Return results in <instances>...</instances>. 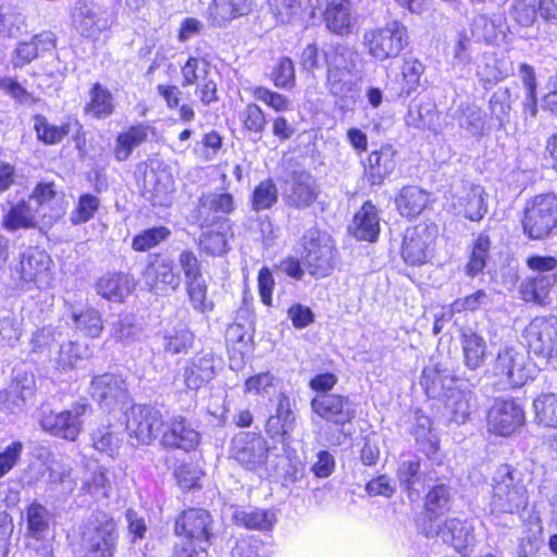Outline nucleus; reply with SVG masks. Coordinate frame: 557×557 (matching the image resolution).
I'll return each mask as SVG.
<instances>
[{
	"instance_id": "1",
	"label": "nucleus",
	"mask_w": 557,
	"mask_h": 557,
	"mask_svg": "<svg viewBox=\"0 0 557 557\" xmlns=\"http://www.w3.org/2000/svg\"><path fill=\"white\" fill-rule=\"evenodd\" d=\"M420 383L429 397L443 399L450 420L458 424L465 423L476 406L471 391L456 386V377L442 374L436 369L423 370Z\"/></svg>"
},
{
	"instance_id": "2",
	"label": "nucleus",
	"mask_w": 557,
	"mask_h": 557,
	"mask_svg": "<svg viewBox=\"0 0 557 557\" xmlns=\"http://www.w3.org/2000/svg\"><path fill=\"white\" fill-rule=\"evenodd\" d=\"M493 481L491 515L495 518L500 515H519L522 518V512L529 505V491L523 472L509 465H502Z\"/></svg>"
},
{
	"instance_id": "3",
	"label": "nucleus",
	"mask_w": 557,
	"mask_h": 557,
	"mask_svg": "<svg viewBox=\"0 0 557 557\" xmlns=\"http://www.w3.org/2000/svg\"><path fill=\"white\" fill-rule=\"evenodd\" d=\"M409 44L406 25L393 20L382 27L364 30L362 45L367 53L376 61L397 58Z\"/></svg>"
},
{
	"instance_id": "4",
	"label": "nucleus",
	"mask_w": 557,
	"mask_h": 557,
	"mask_svg": "<svg viewBox=\"0 0 557 557\" xmlns=\"http://www.w3.org/2000/svg\"><path fill=\"white\" fill-rule=\"evenodd\" d=\"M524 235L544 239L557 228V195L540 194L525 202L522 218Z\"/></svg>"
},
{
	"instance_id": "5",
	"label": "nucleus",
	"mask_w": 557,
	"mask_h": 557,
	"mask_svg": "<svg viewBox=\"0 0 557 557\" xmlns=\"http://www.w3.org/2000/svg\"><path fill=\"white\" fill-rule=\"evenodd\" d=\"M419 531L426 537H438L459 554L467 556L475 546L474 527L468 520L449 518L426 519L419 522Z\"/></svg>"
},
{
	"instance_id": "6",
	"label": "nucleus",
	"mask_w": 557,
	"mask_h": 557,
	"mask_svg": "<svg viewBox=\"0 0 557 557\" xmlns=\"http://www.w3.org/2000/svg\"><path fill=\"white\" fill-rule=\"evenodd\" d=\"M117 539L114 519L103 511L92 512L82 533L86 557H113Z\"/></svg>"
},
{
	"instance_id": "7",
	"label": "nucleus",
	"mask_w": 557,
	"mask_h": 557,
	"mask_svg": "<svg viewBox=\"0 0 557 557\" xmlns=\"http://www.w3.org/2000/svg\"><path fill=\"white\" fill-rule=\"evenodd\" d=\"M327 84L336 96H346L357 82V53L344 45L330 46L324 53Z\"/></svg>"
},
{
	"instance_id": "8",
	"label": "nucleus",
	"mask_w": 557,
	"mask_h": 557,
	"mask_svg": "<svg viewBox=\"0 0 557 557\" xmlns=\"http://www.w3.org/2000/svg\"><path fill=\"white\" fill-rule=\"evenodd\" d=\"M302 259L311 275L326 276L334 267L335 245L332 237L315 227L306 231L301 238Z\"/></svg>"
},
{
	"instance_id": "9",
	"label": "nucleus",
	"mask_w": 557,
	"mask_h": 557,
	"mask_svg": "<svg viewBox=\"0 0 557 557\" xmlns=\"http://www.w3.org/2000/svg\"><path fill=\"white\" fill-rule=\"evenodd\" d=\"M321 193L317 178L306 170L294 171L284 181L282 198L286 207L296 210L310 208Z\"/></svg>"
},
{
	"instance_id": "10",
	"label": "nucleus",
	"mask_w": 557,
	"mask_h": 557,
	"mask_svg": "<svg viewBox=\"0 0 557 557\" xmlns=\"http://www.w3.org/2000/svg\"><path fill=\"white\" fill-rule=\"evenodd\" d=\"M165 421L161 411L154 407L134 405L127 413L126 429L138 444L149 445L162 435Z\"/></svg>"
},
{
	"instance_id": "11",
	"label": "nucleus",
	"mask_w": 557,
	"mask_h": 557,
	"mask_svg": "<svg viewBox=\"0 0 557 557\" xmlns=\"http://www.w3.org/2000/svg\"><path fill=\"white\" fill-rule=\"evenodd\" d=\"M143 280L150 293L161 296L175 292L181 285V275L174 271L173 260L160 253L148 256Z\"/></svg>"
},
{
	"instance_id": "12",
	"label": "nucleus",
	"mask_w": 557,
	"mask_h": 557,
	"mask_svg": "<svg viewBox=\"0 0 557 557\" xmlns=\"http://www.w3.org/2000/svg\"><path fill=\"white\" fill-rule=\"evenodd\" d=\"M530 351L549 360L557 357V318L537 317L525 329Z\"/></svg>"
},
{
	"instance_id": "13",
	"label": "nucleus",
	"mask_w": 557,
	"mask_h": 557,
	"mask_svg": "<svg viewBox=\"0 0 557 557\" xmlns=\"http://www.w3.org/2000/svg\"><path fill=\"white\" fill-rule=\"evenodd\" d=\"M451 206L457 214L479 222L487 212V201L484 188L470 182H461L451 188Z\"/></svg>"
},
{
	"instance_id": "14",
	"label": "nucleus",
	"mask_w": 557,
	"mask_h": 557,
	"mask_svg": "<svg viewBox=\"0 0 557 557\" xmlns=\"http://www.w3.org/2000/svg\"><path fill=\"white\" fill-rule=\"evenodd\" d=\"M493 372L511 387H520L532 377V369L527 356L511 347H506L498 352Z\"/></svg>"
},
{
	"instance_id": "15",
	"label": "nucleus",
	"mask_w": 557,
	"mask_h": 557,
	"mask_svg": "<svg viewBox=\"0 0 557 557\" xmlns=\"http://www.w3.org/2000/svg\"><path fill=\"white\" fill-rule=\"evenodd\" d=\"M268 453L267 441L257 433L242 432L232 441V457L249 470H257L265 465Z\"/></svg>"
},
{
	"instance_id": "16",
	"label": "nucleus",
	"mask_w": 557,
	"mask_h": 557,
	"mask_svg": "<svg viewBox=\"0 0 557 557\" xmlns=\"http://www.w3.org/2000/svg\"><path fill=\"white\" fill-rule=\"evenodd\" d=\"M87 404H74L61 412L50 411L40 420L41 428L58 437L75 441L82 431V417L87 410Z\"/></svg>"
},
{
	"instance_id": "17",
	"label": "nucleus",
	"mask_w": 557,
	"mask_h": 557,
	"mask_svg": "<svg viewBox=\"0 0 557 557\" xmlns=\"http://www.w3.org/2000/svg\"><path fill=\"white\" fill-rule=\"evenodd\" d=\"M211 517L205 509L191 508L185 510L175 522V533L184 535L188 543L198 547L210 545Z\"/></svg>"
},
{
	"instance_id": "18",
	"label": "nucleus",
	"mask_w": 557,
	"mask_h": 557,
	"mask_svg": "<svg viewBox=\"0 0 557 557\" xmlns=\"http://www.w3.org/2000/svg\"><path fill=\"white\" fill-rule=\"evenodd\" d=\"M434 239V232L426 225L407 228L401 245V256L405 262L410 265L426 263Z\"/></svg>"
},
{
	"instance_id": "19",
	"label": "nucleus",
	"mask_w": 557,
	"mask_h": 557,
	"mask_svg": "<svg viewBox=\"0 0 557 557\" xmlns=\"http://www.w3.org/2000/svg\"><path fill=\"white\" fill-rule=\"evenodd\" d=\"M311 408L322 419L338 425L349 423L355 418L349 398L337 394H317L311 400Z\"/></svg>"
},
{
	"instance_id": "20",
	"label": "nucleus",
	"mask_w": 557,
	"mask_h": 557,
	"mask_svg": "<svg viewBox=\"0 0 557 557\" xmlns=\"http://www.w3.org/2000/svg\"><path fill=\"white\" fill-rule=\"evenodd\" d=\"M488 430L497 435L507 436L524 422L522 408L513 400H495L487 416Z\"/></svg>"
},
{
	"instance_id": "21",
	"label": "nucleus",
	"mask_w": 557,
	"mask_h": 557,
	"mask_svg": "<svg viewBox=\"0 0 557 557\" xmlns=\"http://www.w3.org/2000/svg\"><path fill=\"white\" fill-rule=\"evenodd\" d=\"M164 428L161 444L165 447L190 451L200 443V433L182 416L172 417Z\"/></svg>"
},
{
	"instance_id": "22",
	"label": "nucleus",
	"mask_w": 557,
	"mask_h": 557,
	"mask_svg": "<svg viewBox=\"0 0 557 557\" xmlns=\"http://www.w3.org/2000/svg\"><path fill=\"white\" fill-rule=\"evenodd\" d=\"M50 257L42 250L34 249L23 253L16 271L25 283H35L44 287L50 281Z\"/></svg>"
},
{
	"instance_id": "23",
	"label": "nucleus",
	"mask_w": 557,
	"mask_h": 557,
	"mask_svg": "<svg viewBox=\"0 0 557 557\" xmlns=\"http://www.w3.org/2000/svg\"><path fill=\"white\" fill-rule=\"evenodd\" d=\"M47 212L38 211L33 200H21L11 205L3 214L2 227L8 232H15L20 228H34L38 225L40 219L47 218Z\"/></svg>"
},
{
	"instance_id": "24",
	"label": "nucleus",
	"mask_w": 557,
	"mask_h": 557,
	"mask_svg": "<svg viewBox=\"0 0 557 557\" xmlns=\"http://www.w3.org/2000/svg\"><path fill=\"white\" fill-rule=\"evenodd\" d=\"M235 208L234 198L227 193H209L199 198L198 222L201 227L214 224L220 215L231 213Z\"/></svg>"
},
{
	"instance_id": "25",
	"label": "nucleus",
	"mask_w": 557,
	"mask_h": 557,
	"mask_svg": "<svg viewBox=\"0 0 557 557\" xmlns=\"http://www.w3.org/2000/svg\"><path fill=\"white\" fill-rule=\"evenodd\" d=\"M174 189L172 175L166 171L151 170L146 173L144 178V197L150 201L152 206H170Z\"/></svg>"
},
{
	"instance_id": "26",
	"label": "nucleus",
	"mask_w": 557,
	"mask_h": 557,
	"mask_svg": "<svg viewBox=\"0 0 557 557\" xmlns=\"http://www.w3.org/2000/svg\"><path fill=\"white\" fill-rule=\"evenodd\" d=\"M216 374L212 352H200L194 356L184 370V381L189 389L197 391L214 379Z\"/></svg>"
},
{
	"instance_id": "27",
	"label": "nucleus",
	"mask_w": 557,
	"mask_h": 557,
	"mask_svg": "<svg viewBox=\"0 0 557 557\" xmlns=\"http://www.w3.org/2000/svg\"><path fill=\"white\" fill-rule=\"evenodd\" d=\"M460 345L462 348L463 364L469 370L482 367L487 357V346L483 336L472 329L460 330Z\"/></svg>"
},
{
	"instance_id": "28",
	"label": "nucleus",
	"mask_w": 557,
	"mask_h": 557,
	"mask_svg": "<svg viewBox=\"0 0 557 557\" xmlns=\"http://www.w3.org/2000/svg\"><path fill=\"white\" fill-rule=\"evenodd\" d=\"M395 150L392 146H383L368 157L366 169L367 180L371 185H381L396 166Z\"/></svg>"
},
{
	"instance_id": "29",
	"label": "nucleus",
	"mask_w": 557,
	"mask_h": 557,
	"mask_svg": "<svg viewBox=\"0 0 557 557\" xmlns=\"http://www.w3.org/2000/svg\"><path fill=\"white\" fill-rule=\"evenodd\" d=\"M296 425L295 414L290 408L289 397L281 394L277 399L275 413L270 416L265 424V432L271 437L285 440Z\"/></svg>"
},
{
	"instance_id": "30",
	"label": "nucleus",
	"mask_w": 557,
	"mask_h": 557,
	"mask_svg": "<svg viewBox=\"0 0 557 557\" xmlns=\"http://www.w3.org/2000/svg\"><path fill=\"white\" fill-rule=\"evenodd\" d=\"M350 230L359 240H376L380 233V218L376 208L371 202H366L355 214Z\"/></svg>"
},
{
	"instance_id": "31",
	"label": "nucleus",
	"mask_w": 557,
	"mask_h": 557,
	"mask_svg": "<svg viewBox=\"0 0 557 557\" xmlns=\"http://www.w3.org/2000/svg\"><path fill=\"white\" fill-rule=\"evenodd\" d=\"M33 381L15 380L7 388L0 391V410L20 413L24 410L27 398L33 394Z\"/></svg>"
},
{
	"instance_id": "32",
	"label": "nucleus",
	"mask_w": 557,
	"mask_h": 557,
	"mask_svg": "<svg viewBox=\"0 0 557 557\" xmlns=\"http://www.w3.org/2000/svg\"><path fill=\"white\" fill-rule=\"evenodd\" d=\"M557 282L555 273H537L525 278L520 285V294L524 301L546 305L553 285Z\"/></svg>"
},
{
	"instance_id": "33",
	"label": "nucleus",
	"mask_w": 557,
	"mask_h": 557,
	"mask_svg": "<svg viewBox=\"0 0 557 557\" xmlns=\"http://www.w3.org/2000/svg\"><path fill=\"white\" fill-rule=\"evenodd\" d=\"M125 382L117 375L106 373L94 377L90 394L99 404L110 405L124 397Z\"/></svg>"
},
{
	"instance_id": "34",
	"label": "nucleus",
	"mask_w": 557,
	"mask_h": 557,
	"mask_svg": "<svg viewBox=\"0 0 557 557\" xmlns=\"http://www.w3.org/2000/svg\"><path fill=\"white\" fill-rule=\"evenodd\" d=\"M249 11L248 0H213L208 7V20L213 26H224Z\"/></svg>"
},
{
	"instance_id": "35",
	"label": "nucleus",
	"mask_w": 557,
	"mask_h": 557,
	"mask_svg": "<svg viewBox=\"0 0 557 557\" xmlns=\"http://www.w3.org/2000/svg\"><path fill=\"white\" fill-rule=\"evenodd\" d=\"M430 201V194L418 186H405L396 197L397 210L403 216L416 218L422 213Z\"/></svg>"
},
{
	"instance_id": "36",
	"label": "nucleus",
	"mask_w": 557,
	"mask_h": 557,
	"mask_svg": "<svg viewBox=\"0 0 557 557\" xmlns=\"http://www.w3.org/2000/svg\"><path fill=\"white\" fill-rule=\"evenodd\" d=\"M326 27L334 34L344 35L352 28V16L348 0H332L324 10Z\"/></svg>"
},
{
	"instance_id": "37",
	"label": "nucleus",
	"mask_w": 557,
	"mask_h": 557,
	"mask_svg": "<svg viewBox=\"0 0 557 557\" xmlns=\"http://www.w3.org/2000/svg\"><path fill=\"white\" fill-rule=\"evenodd\" d=\"M458 124L471 136L482 138L490 134L491 126L482 110L474 103H461L458 108Z\"/></svg>"
},
{
	"instance_id": "38",
	"label": "nucleus",
	"mask_w": 557,
	"mask_h": 557,
	"mask_svg": "<svg viewBox=\"0 0 557 557\" xmlns=\"http://www.w3.org/2000/svg\"><path fill=\"white\" fill-rule=\"evenodd\" d=\"M147 139L148 126L144 124L131 126L127 131L117 135L113 150L114 158L120 162L126 161L133 150L147 141Z\"/></svg>"
},
{
	"instance_id": "39",
	"label": "nucleus",
	"mask_w": 557,
	"mask_h": 557,
	"mask_svg": "<svg viewBox=\"0 0 557 557\" xmlns=\"http://www.w3.org/2000/svg\"><path fill=\"white\" fill-rule=\"evenodd\" d=\"M438 119L440 114L434 103L425 101L421 103H410L405 121L410 127L435 131Z\"/></svg>"
},
{
	"instance_id": "40",
	"label": "nucleus",
	"mask_w": 557,
	"mask_h": 557,
	"mask_svg": "<svg viewBox=\"0 0 557 557\" xmlns=\"http://www.w3.org/2000/svg\"><path fill=\"white\" fill-rule=\"evenodd\" d=\"M131 289L129 278L122 273L104 275L97 283V293L111 301H122L131 293Z\"/></svg>"
},
{
	"instance_id": "41",
	"label": "nucleus",
	"mask_w": 557,
	"mask_h": 557,
	"mask_svg": "<svg viewBox=\"0 0 557 557\" xmlns=\"http://www.w3.org/2000/svg\"><path fill=\"white\" fill-rule=\"evenodd\" d=\"M90 100L84 111L96 119H106L114 111L113 97L110 90L101 84L96 83L89 91Z\"/></svg>"
},
{
	"instance_id": "42",
	"label": "nucleus",
	"mask_w": 557,
	"mask_h": 557,
	"mask_svg": "<svg viewBox=\"0 0 557 557\" xmlns=\"http://www.w3.org/2000/svg\"><path fill=\"white\" fill-rule=\"evenodd\" d=\"M34 121V129L37 138L46 145H55L61 143L63 138L70 134L72 125L79 127V123L77 121L74 123L67 122L61 126L50 124L41 114L35 115Z\"/></svg>"
},
{
	"instance_id": "43",
	"label": "nucleus",
	"mask_w": 557,
	"mask_h": 557,
	"mask_svg": "<svg viewBox=\"0 0 557 557\" xmlns=\"http://www.w3.org/2000/svg\"><path fill=\"white\" fill-rule=\"evenodd\" d=\"M158 337L164 352L170 355L186 354L194 343V334L186 327H173Z\"/></svg>"
},
{
	"instance_id": "44",
	"label": "nucleus",
	"mask_w": 557,
	"mask_h": 557,
	"mask_svg": "<svg viewBox=\"0 0 557 557\" xmlns=\"http://www.w3.org/2000/svg\"><path fill=\"white\" fill-rule=\"evenodd\" d=\"M451 493L445 484L435 485L425 497V515L421 519H438V516L446 513L450 509Z\"/></svg>"
},
{
	"instance_id": "45",
	"label": "nucleus",
	"mask_w": 557,
	"mask_h": 557,
	"mask_svg": "<svg viewBox=\"0 0 557 557\" xmlns=\"http://www.w3.org/2000/svg\"><path fill=\"white\" fill-rule=\"evenodd\" d=\"M83 358V347L78 343L69 341L59 346L51 358V363L57 371L66 373L74 370Z\"/></svg>"
},
{
	"instance_id": "46",
	"label": "nucleus",
	"mask_w": 557,
	"mask_h": 557,
	"mask_svg": "<svg viewBox=\"0 0 557 557\" xmlns=\"http://www.w3.org/2000/svg\"><path fill=\"white\" fill-rule=\"evenodd\" d=\"M516 97L507 87L495 90L490 99L488 108L492 119L498 123V128H504L510 121L511 104Z\"/></svg>"
},
{
	"instance_id": "47",
	"label": "nucleus",
	"mask_w": 557,
	"mask_h": 557,
	"mask_svg": "<svg viewBox=\"0 0 557 557\" xmlns=\"http://www.w3.org/2000/svg\"><path fill=\"white\" fill-rule=\"evenodd\" d=\"M524 531L520 539V553L523 555L533 554L541 542L543 527L540 515L535 511L528 513V519L523 520Z\"/></svg>"
},
{
	"instance_id": "48",
	"label": "nucleus",
	"mask_w": 557,
	"mask_h": 557,
	"mask_svg": "<svg viewBox=\"0 0 557 557\" xmlns=\"http://www.w3.org/2000/svg\"><path fill=\"white\" fill-rule=\"evenodd\" d=\"M73 323L85 336L98 338L103 330V321L98 310L87 308L79 313H72Z\"/></svg>"
},
{
	"instance_id": "49",
	"label": "nucleus",
	"mask_w": 557,
	"mask_h": 557,
	"mask_svg": "<svg viewBox=\"0 0 557 557\" xmlns=\"http://www.w3.org/2000/svg\"><path fill=\"white\" fill-rule=\"evenodd\" d=\"M535 419L546 428H557V394L540 395L533 401Z\"/></svg>"
},
{
	"instance_id": "50",
	"label": "nucleus",
	"mask_w": 557,
	"mask_h": 557,
	"mask_svg": "<svg viewBox=\"0 0 557 557\" xmlns=\"http://www.w3.org/2000/svg\"><path fill=\"white\" fill-rule=\"evenodd\" d=\"M91 440L96 450L111 458L116 457L123 442L121 433L112 431L111 426H102L94 431Z\"/></svg>"
},
{
	"instance_id": "51",
	"label": "nucleus",
	"mask_w": 557,
	"mask_h": 557,
	"mask_svg": "<svg viewBox=\"0 0 557 557\" xmlns=\"http://www.w3.org/2000/svg\"><path fill=\"white\" fill-rule=\"evenodd\" d=\"M278 199V190L270 178L258 184L251 196V209L256 212L271 209Z\"/></svg>"
},
{
	"instance_id": "52",
	"label": "nucleus",
	"mask_w": 557,
	"mask_h": 557,
	"mask_svg": "<svg viewBox=\"0 0 557 557\" xmlns=\"http://www.w3.org/2000/svg\"><path fill=\"white\" fill-rule=\"evenodd\" d=\"M270 10L277 22L293 23L305 12L302 0H270Z\"/></svg>"
},
{
	"instance_id": "53",
	"label": "nucleus",
	"mask_w": 557,
	"mask_h": 557,
	"mask_svg": "<svg viewBox=\"0 0 557 557\" xmlns=\"http://www.w3.org/2000/svg\"><path fill=\"white\" fill-rule=\"evenodd\" d=\"M490 247V237L485 234H480L473 245L470 260L466 265L468 276L474 277L483 271L486 265Z\"/></svg>"
},
{
	"instance_id": "54",
	"label": "nucleus",
	"mask_w": 557,
	"mask_h": 557,
	"mask_svg": "<svg viewBox=\"0 0 557 557\" xmlns=\"http://www.w3.org/2000/svg\"><path fill=\"white\" fill-rule=\"evenodd\" d=\"M50 513L46 507L32 503L26 511L27 529L32 536L40 539L49 529Z\"/></svg>"
},
{
	"instance_id": "55",
	"label": "nucleus",
	"mask_w": 557,
	"mask_h": 557,
	"mask_svg": "<svg viewBox=\"0 0 557 557\" xmlns=\"http://www.w3.org/2000/svg\"><path fill=\"white\" fill-rule=\"evenodd\" d=\"M186 293L193 309L200 313L213 310V302L208 299V286L203 277L185 284Z\"/></svg>"
},
{
	"instance_id": "56",
	"label": "nucleus",
	"mask_w": 557,
	"mask_h": 557,
	"mask_svg": "<svg viewBox=\"0 0 557 557\" xmlns=\"http://www.w3.org/2000/svg\"><path fill=\"white\" fill-rule=\"evenodd\" d=\"M539 0H512L509 8L510 17L522 27H530L536 20Z\"/></svg>"
},
{
	"instance_id": "57",
	"label": "nucleus",
	"mask_w": 557,
	"mask_h": 557,
	"mask_svg": "<svg viewBox=\"0 0 557 557\" xmlns=\"http://www.w3.org/2000/svg\"><path fill=\"white\" fill-rule=\"evenodd\" d=\"M396 475L400 486L410 495L414 483L420 480V458L416 456L403 458L399 461Z\"/></svg>"
},
{
	"instance_id": "58",
	"label": "nucleus",
	"mask_w": 557,
	"mask_h": 557,
	"mask_svg": "<svg viewBox=\"0 0 557 557\" xmlns=\"http://www.w3.org/2000/svg\"><path fill=\"white\" fill-rule=\"evenodd\" d=\"M170 234V230L164 226L147 228L133 238L132 248L136 251H147L164 242Z\"/></svg>"
},
{
	"instance_id": "59",
	"label": "nucleus",
	"mask_w": 557,
	"mask_h": 557,
	"mask_svg": "<svg viewBox=\"0 0 557 557\" xmlns=\"http://www.w3.org/2000/svg\"><path fill=\"white\" fill-rule=\"evenodd\" d=\"M234 519L247 529L268 530L273 525L274 515L265 510L237 511Z\"/></svg>"
},
{
	"instance_id": "60",
	"label": "nucleus",
	"mask_w": 557,
	"mask_h": 557,
	"mask_svg": "<svg viewBox=\"0 0 557 557\" xmlns=\"http://www.w3.org/2000/svg\"><path fill=\"white\" fill-rule=\"evenodd\" d=\"M83 490L95 497H108L111 491V483L107 476L106 469L96 467L84 479Z\"/></svg>"
},
{
	"instance_id": "61",
	"label": "nucleus",
	"mask_w": 557,
	"mask_h": 557,
	"mask_svg": "<svg viewBox=\"0 0 557 557\" xmlns=\"http://www.w3.org/2000/svg\"><path fill=\"white\" fill-rule=\"evenodd\" d=\"M23 24L24 17L16 7L11 3L0 4V35L15 36Z\"/></svg>"
},
{
	"instance_id": "62",
	"label": "nucleus",
	"mask_w": 557,
	"mask_h": 557,
	"mask_svg": "<svg viewBox=\"0 0 557 557\" xmlns=\"http://www.w3.org/2000/svg\"><path fill=\"white\" fill-rule=\"evenodd\" d=\"M183 82L182 86L187 87L198 84L211 73L209 63L199 58L190 57L181 69Z\"/></svg>"
},
{
	"instance_id": "63",
	"label": "nucleus",
	"mask_w": 557,
	"mask_h": 557,
	"mask_svg": "<svg viewBox=\"0 0 557 557\" xmlns=\"http://www.w3.org/2000/svg\"><path fill=\"white\" fill-rule=\"evenodd\" d=\"M100 206L97 196L85 194L78 199L76 208L70 214V221L74 225L88 222L94 218Z\"/></svg>"
},
{
	"instance_id": "64",
	"label": "nucleus",
	"mask_w": 557,
	"mask_h": 557,
	"mask_svg": "<svg viewBox=\"0 0 557 557\" xmlns=\"http://www.w3.org/2000/svg\"><path fill=\"white\" fill-rule=\"evenodd\" d=\"M473 42L465 33H459L450 50L454 67H466L473 61Z\"/></svg>"
}]
</instances>
